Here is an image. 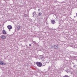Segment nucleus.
I'll list each match as a JSON object with an SVG mask.
<instances>
[{
  "instance_id": "17",
  "label": "nucleus",
  "mask_w": 77,
  "mask_h": 77,
  "mask_svg": "<svg viewBox=\"0 0 77 77\" xmlns=\"http://www.w3.org/2000/svg\"><path fill=\"white\" fill-rule=\"evenodd\" d=\"M38 11L39 12V11H40V9H38Z\"/></svg>"
},
{
  "instance_id": "14",
  "label": "nucleus",
  "mask_w": 77,
  "mask_h": 77,
  "mask_svg": "<svg viewBox=\"0 0 77 77\" xmlns=\"http://www.w3.org/2000/svg\"><path fill=\"white\" fill-rule=\"evenodd\" d=\"M41 15H42V13H39L38 14V16H41Z\"/></svg>"
},
{
  "instance_id": "13",
  "label": "nucleus",
  "mask_w": 77,
  "mask_h": 77,
  "mask_svg": "<svg viewBox=\"0 0 77 77\" xmlns=\"http://www.w3.org/2000/svg\"><path fill=\"white\" fill-rule=\"evenodd\" d=\"M6 65V63L3 62L2 65Z\"/></svg>"
},
{
  "instance_id": "18",
  "label": "nucleus",
  "mask_w": 77,
  "mask_h": 77,
  "mask_svg": "<svg viewBox=\"0 0 77 77\" xmlns=\"http://www.w3.org/2000/svg\"><path fill=\"white\" fill-rule=\"evenodd\" d=\"M29 46H32V45L31 44H29Z\"/></svg>"
},
{
  "instance_id": "3",
  "label": "nucleus",
  "mask_w": 77,
  "mask_h": 77,
  "mask_svg": "<svg viewBox=\"0 0 77 77\" xmlns=\"http://www.w3.org/2000/svg\"><path fill=\"white\" fill-rule=\"evenodd\" d=\"M7 27L8 29H9V30H11V29H12V26L11 25H8V26Z\"/></svg>"
},
{
  "instance_id": "9",
  "label": "nucleus",
  "mask_w": 77,
  "mask_h": 77,
  "mask_svg": "<svg viewBox=\"0 0 77 77\" xmlns=\"http://www.w3.org/2000/svg\"><path fill=\"white\" fill-rule=\"evenodd\" d=\"M36 13L35 11H34V12H33V13L32 14V15H33V17H34V15H36Z\"/></svg>"
},
{
  "instance_id": "21",
  "label": "nucleus",
  "mask_w": 77,
  "mask_h": 77,
  "mask_svg": "<svg viewBox=\"0 0 77 77\" xmlns=\"http://www.w3.org/2000/svg\"><path fill=\"white\" fill-rule=\"evenodd\" d=\"M0 26H1V25H0Z\"/></svg>"
},
{
  "instance_id": "6",
  "label": "nucleus",
  "mask_w": 77,
  "mask_h": 77,
  "mask_svg": "<svg viewBox=\"0 0 77 77\" xmlns=\"http://www.w3.org/2000/svg\"><path fill=\"white\" fill-rule=\"evenodd\" d=\"M51 22L52 24H54V23H56V22L54 20H51Z\"/></svg>"
},
{
  "instance_id": "5",
  "label": "nucleus",
  "mask_w": 77,
  "mask_h": 77,
  "mask_svg": "<svg viewBox=\"0 0 77 77\" xmlns=\"http://www.w3.org/2000/svg\"><path fill=\"white\" fill-rule=\"evenodd\" d=\"M54 48L55 49H58V48H59L58 47V45H55Z\"/></svg>"
},
{
  "instance_id": "15",
  "label": "nucleus",
  "mask_w": 77,
  "mask_h": 77,
  "mask_svg": "<svg viewBox=\"0 0 77 77\" xmlns=\"http://www.w3.org/2000/svg\"><path fill=\"white\" fill-rule=\"evenodd\" d=\"M63 77H69V76L67 75H65V76H63Z\"/></svg>"
},
{
  "instance_id": "2",
  "label": "nucleus",
  "mask_w": 77,
  "mask_h": 77,
  "mask_svg": "<svg viewBox=\"0 0 77 77\" xmlns=\"http://www.w3.org/2000/svg\"><path fill=\"white\" fill-rule=\"evenodd\" d=\"M42 62H43V64H42L43 65V66H45L46 65V63H47V62L44 60H42Z\"/></svg>"
},
{
  "instance_id": "16",
  "label": "nucleus",
  "mask_w": 77,
  "mask_h": 77,
  "mask_svg": "<svg viewBox=\"0 0 77 77\" xmlns=\"http://www.w3.org/2000/svg\"><path fill=\"white\" fill-rule=\"evenodd\" d=\"M24 16L25 17H27V15H26V14L24 15Z\"/></svg>"
},
{
  "instance_id": "10",
  "label": "nucleus",
  "mask_w": 77,
  "mask_h": 77,
  "mask_svg": "<svg viewBox=\"0 0 77 77\" xmlns=\"http://www.w3.org/2000/svg\"><path fill=\"white\" fill-rule=\"evenodd\" d=\"M70 53L72 54H74L75 53L74 52H73V51H71L70 52Z\"/></svg>"
},
{
  "instance_id": "8",
  "label": "nucleus",
  "mask_w": 77,
  "mask_h": 77,
  "mask_svg": "<svg viewBox=\"0 0 77 77\" xmlns=\"http://www.w3.org/2000/svg\"><path fill=\"white\" fill-rule=\"evenodd\" d=\"M21 28L20 26H18L17 27V30H20Z\"/></svg>"
},
{
  "instance_id": "22",
  "label": "nucleus",
  "mask_w": 77,
  "mask_h": 77,
  "mask_svg": "<svg viewBox=\"0 0 77 77\" xmlns=\"http://www.w3.org/2000/svg\"><path fill=\"white\" fill-rule=\"evenodd\" d=\"M74 66H73V67H74Z\"/></svg>"
},
{
  "instance_id": "7",
  "label": "nucleus",
  "mask_w": 77,
  "mask_h": 77,
  "mask_svg": "<svg viewBox=\"0 0 77 77\" xmlns=\"http://www.w3.org/2000/svg\"><path fill=\"white\" fill-rule=\"evenodd\" d=\"M2 33L3 34L5 35V34H6V31H5V30H3L2 31Z\"/></svg>"
},
{
  "instance_id": "19",
  "label": "nucleus",
  "mask_w": 77,
  "mask_h": 77,
  "mask_svg": "<svg viewBox=\"0 0 77 77\" xmlns=\"http://www.w3.org/2000/svg\"><path fill=\"white\" fill-rule=\"evenodd\" d=\"M76 16L77 17V13H76Z\"/></svg>"
},
{
  "instance_id": "12",
  "label": "nucleus",
  "mask_w": 77,
  "mask_h": 77,
  "mask_svg": "<svg viewBox=\"0 0 77 77\" xmlns=\"http://www.w3.org/2000/svg\"><path fill=\"white\" fill-rule=\"evenodd\" d=\"M3 61H0V65H2V64L3 63Z\"/></svg>"
},
{
  "instance_id": "1",
  "label": "nucleus",
  "mask_w": 77,
  "mask_h": 77,
  "mask_svg": "<svg viewBox=\"0 0 77 77\" xmlns=\"http://www.w3.org/2000/svg\"><path fill=\"white\" fill-rule=\"evenodd\" d=\"M36 64L38 66V67H41L42 66V63L39 62H36Z\"/></svg>"
},
{
  "instance_id": "4",
  "label": "nucleus",
  "mask_w": 77,
  "mask_h": 77,
  "mask_svg": "<svg viewBox=\"0 0 77 77\" xmlns=\"http://www.w3.org/2000/svg\"><path fill=\"white\" fill-rule=\"evenodd\" d=\"M1 39H5L6 38V37L5 36H4L3 35H2L1 36Z\"/></svg>"
},
{
  "instance_id": "11",
  "label": "nucleus",
  "mask_w": 77,
  "mask_h": 77,
  "mask_svg": "<svg viewBox=\"0 0 77 77\" xmlns=\"http://www.w3.org/2000/svg\"><path fill=\"white\" fill-rule=\"evenodd\" d=\"M54 47H55V45H52L51 46V48H54Z\"/></svg>"
},
{
  "instance_id": "20",
  "label": "nucleus",
  "mask_w": 77,
  "mask_h": 77,
  "mask_svg": "<svg viewBox=\"0 0 77 77\" xmlns=\"http://www.w3.org/2000/svg\"><path fill=\"white\" fill-rule=\"evenodd\" d=\"M34 42H35H35L33 41L32 42H33V43H34Z\"/></svg>"
}]
</instances>
